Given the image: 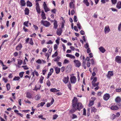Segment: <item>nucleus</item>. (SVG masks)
Returning a JSON list of instances; mask_svg holds the SVG:
<instances>
[{
  "instance_id": "f257e3e1",
  "label": "nucleus",
  "mask_w": 121,
  "mask_h": 121,
  "mask_svg": "<svg viewBox=\"0 0 121 121\" xmlns=\"http://www.w3.org/2000/svg\"><path fill=\"white\" fill-rule=\"evenodd\" d=\"M41 23L46 27H48L51 25V24L49 22L43 20H42Z\"/></svg>"
},
{
  "instance_id": "f03ea898",
  "label": "nucleus",
  "mask_w": 121,
  "mask_h": 121,
  "mask_svg": "<svg viewBox=\"0 0 121 121\" xmlns=\"http://www.w3.org/2000/svg\"><path fill=\"white\" fill-rule=\"evenodd\" d=\"M77 102L78 99L77 98L74 97L72 100V106L73 108H75L76 107Z\"/></svg>"
},
{
  "instance_id": "7ed1b4c3",
  "label": "nucleus",
  "mask_w": 121,
  "mask_h": 121,
  "mask_svg": "<svg viewBox=\"0 0 121 121\" xmlns=\"http://www.w3.org/2000/svg\"><path fill=\"white\" fill-rule=\"evenodd\" d=\"M70 80L71 83L75 84L76 82V78L75 76H72L70 78Z\"/></svg>"
},
{
  "instance_id": "20e7f679",
  "label": "nucleus",
  "mask_w": 121,
  "mask_h": 121,
  "mask_svg": "<svg viewBox=\"0 0 121 121\" xmlns=\"http://www.w3.org/2000/svg\"><path fill=\"white\" fill-rule=\"evenodd\" d=\"M43 7L44 8L45 11V12L49 11H50V9L48 8L47 6V5L45 2H44L43 5Z\"/></svg>"
},
{
  "instance_id": "39448f33",
  "label": "nucleus",
  "mask_w": 121,
  "mask_h": 121,
  "mask_svg": "<svg viewBox=\"0 0 121 121\" xmlns=\"http://www.w3.org/2000/svg\"><path fill=\"white\" fill-rule=\"evenodd\" d=\"M73 62L75 64V66L76 67H79L81 65L80 62L78 60H74Z\"/></svg>"
},
{
  "instance_id": "423d86ee",
  "label": "nucleus",
  "mask_w": 121,
  "mask_h": 121,
  "mask_svg": "<svg viewBox=\"0 0 121 121\" xmlns=\"http://www.w3.org/2000/svg\"><path fill=\"white\" fill-rule=\"evenodd\" d=\"M115 61L117 63H121V57L119 56H116L115 58Z\"/></svg>"
},
{
  "instance_id": "0eeeda50",
  "label": "nucleus",
  "mask_w": 121,
  "mask_h": 121,
  "mask_svg": "<svg viewBox=\"0 0 121 121\" xmlns=\"http://www.w3.org/2000/svg\"><path fill=\"white\" fill-rule=\"evenodd\" d=\"M77 109L79 111H80L81 109L83 108V106L82 104L80 103H79L77 104Z\"/></svg>"
},
{
  "instance_id": "6e6552de",
  "label": "nucleus",
  "mask_w": 121,
  "mask_h": 121,
  "mask_svg": "<svg viewBox=\"0 0 121 121\" xmlns=\"http://www.w3.org/2000/svg\"><path fill=\"white\" fill-rule=\"evenodd\" d=\"M110 96L108 94L106 93L103 96L104 99L105 100H107L110 98Z\"/></svg>"
},
{
  "instance_id": "1a4fd4ad",
  "label": "nucleus",
  "mask_w": 121,
  "mask_h": 121,
  "mask_svg": "<svg viewBox=\"0 0 121 121\" xmlns=\"http://www.w3.org/2000/svg\"><path fill=\"white\" fill-rule=\"evenodd\" d=\"M62 28L57 29L56 31L57 34L59 36L60 35L62 32Z\"/></svg>"
},
{
  "instance_id": "9d476101",
  "label": "nucleus",
  "mask_w": 121,
  "mask_h": 121,
  "mask_svg": "<svg viewBox=\"0 0 121 121\" xmlns=\"http://www.w3.org/2000/svg\"><path fill=\"white\" fill-rule=\"evenodd\" d=\"M36 9L37 12L40 13V9L39 8V5L38 3H36Z\"/></svg>"
},
{
  "instance_id": "9b49d317",
  "label": "nucleus",
  "mask_w": 121,
  "mask_h": 121,
  "mask_svg": "<svg viewBox=\"0 0 121 121\" xmlns=\"http://www.w3.org/2000/svg\"><path fill=\"white\" fill-rule=\"evenodd\" d=\"M110 30L108 26L107 25L105 26L104 29V31L105 34L108 33L110 31Z\"/></svg>"
},
{
  "instance_id": "f8f14e48",
  "label": "nucleus",
  "mask_w": 121,
  "mask_h": 121,
  "mask_svg": "<svg viewBox=\"0 0 121 121\" xmlns=\"http://www.w3.org/2000/svg\"><path fill=\"white\" fill-rule=\"evenodd\" d=\"M91 99L93 100H90L89 103L88 104V106L89 107H91L92 106L94 103V101L95 100L96 98L95 97L92 98Z\"/></svg>"
},
{
  "instance_id": "ddd939ff",
  "label": "nucleus",
  "mask_w": 121,
  "mask_h": 121,
  "mask_svg": "<svg viewBox=\"0 0 121 121\" xmlns=\"http://www.w3.org/2000/svg\"><path fill=\"white\" fill-rule=\"evenodd\" d=\"M69 78L68 76L67 77H64L63 79V82L65 84H66L68 82Z\"/></svg>"
},
{
  "instance_id": "4468645a",
  "label": "nucleus",
  "mask_w": 121,
  "mask_h": 121,
  "mask_svg": "<svg viewBox=\"0 0 121 121\" xmlns=\"http://www.w3.org/2000/svg\"><path fill=\"white\" fill-rule=\"evenodd\" d=\"M41 86L40 84L37 85H35V88L33 90L37 91L38 90L40 89Z\"/></svg>"
},
{
  "instance_id": "2eb2a0df",
  "label": "nucleus",
  "mask_w": 121,
  "mask_h": 121,
  "mask_svg": "<svg viewBox=\"0 0 121 121\" xmlns=\"http://www.w3.org/2000/svg\"><path fill=\"white\" fill-rule=\"evenodd\" d=\"M22 46L21 44L20 43L16 48V49L17 50L19 51L21 50L22 47Z\"/></svg>"
},
{
  "instance_id": "dca6fc26",
  "label": "nucleus",
  "mask_w": 121,
  "mask_h": 121,
  "mask_svg": "<svg viewBox=\"0 0 121 121\" xmlns=\"http://www.w3.org/2000/svg\"><path fill=\"white\" fill-rule=\"evenodd\" d=\"M110 109L113 110H117L119 108L117 106L113 105L110 107Z\"/></svg>"
},
{
  "instance_id": "f3484780",
  "label": "nucleus",
  "mask_w": 121,
  "mask_h": 121,
  "mask_svg": "<svg viewBox=\"0 0 121 121\" xmlns=\"http://www.w3.org/2000/svg\"><path fill=\"white\" fill-rule=\"evenodd\" d=\"M113 75V72L112 71H109L108 72V74L107 75V76L108 78H110V77Z\"/></svg>"
},
{
  "instance_id": "a211bd4d",
  "label": "nucleus",
  "mask_w": 121,
  "mask_h": 121,
  "mask_svg": "<svg viewBox=\"0 0 121 121\" xmlns=\"http://www.w3.org/2000/svg\"><path fill=\"white\" fill-rule=\"evenodd\" d=\"M58 26L57 21L55 20H54L53 28L55 29H57Z\"/></svg>"
},
{
  "instance_id": "6ab92c4d",
  "label": "nucleus",
  "mask_w": 121,
  "mask_h": 121,
  "mask_svg": "<svg viewBox=\"0 0 121 121\" xmlns=\"http://www.w3.org/2000/svg\"><path fill=\"white\" fill-rule=\"evenodd\" d=\"M66 57H69L71 59H74L75 58V57L74 56L71 54H67L66 55Z\"/></svg>"
},
{
  "instance_id": "aec40b11",
  "label": "nucleus",
  "mask_w": 121,
  "mask_h": 121,
  "mask_svg": "<svg viewBox=\"0 0 121 121\" xmlns=\"http://www.w3.org/2000/svg\"><path fill=\"white\" fill-rule=\"evenodd\" d=\"M60 68L56 67H55V71H56V73L57 74L59 73L60 71Z\"/></svg>"
},
{
  "instance_id": "412c9836",
  "label": "nucleus",
  "mask_w": 121,
  "mask_h": 121,
  "mask_svg": "<svg viewBox=\"0 0 121 121\" xmlns=\"http://www.w3.org/2000/svg\"><path fill=\"white\" fill-rule=\"evenodd\" d=\"M116 7L118 9H120L121 8V2L120 1L118 2L116 5Z\"/></svg>"
},
{
  "instance_id": "4be33fe9",
  "label": "nucleus",
  "mask_w": 121,
  "mask_h": 121,
  "mask_svg": "<svg viewBox=\"0 0 121 121\" xmlns=\"http://www.w3.org/2000/svg\"><path fill=\"white\" fill-rule=\"evenodd\" d=\"M100 51L103 53H104L106 51L102 47H100L99 48Z\"/></svg>"
},
{
  "instance_id": "5701e85b",
  "label": "nucleus",
  "mask_w": 121,
  "mask_h": 121,
  "mask_svg": "<svg viewBox=\"0 0 121 121\" xmlns=\"http://www.w3.org/2000/svg\"><path fill=\"white\" fill-rule=\"evenodd\" d=\"M116 102L117 103H119L121 101V99L119 97H117L115 99Z\"/></svg>"
},
{
  "instance_id": "b1692460",
  "label": "nucleus",
  "mask_w": 121,
  "mask_h": 121,
  "mask_svg": "<svg viewBox=\"0 0 121 121\" xmlns=\"http://www.w3.org/2000/svg\"><path fill=\"white\" fill-rule=\"evenodd\" d=\"M41 16L42 17V18L43 19H46V17L45 16V14L43 11H42Z\"/></svg>"
},
{
  "instance_id": "393cba45",
  "label": "nucleus",
  "mask_w": 121,
  "mask_h": 121,
  "mask_svg": "<svg viewBox=\"0 0 121 121\" xmlns=\"http://www.w3.org/2000/svg\"><path fill=\"white\" fill-rule=\"evenodd\" d=\"M83 3L85 4L87 7L89 6V3L88 1V0H84L83 1Z\"/></svg>"
},
{
  "instance_id": "a878e982",
  "label": "nucleus",
  "mask_w": 121,
  "mask_h": 121,
  "mask_svg": "<svg viewBox=\"0 0 121 121\" xmlns=\"http://www.w3.org/2000/svg\"><path fill=\"white\" fill-rule=\"evenodd\" d=\"M26 5L27 6L30 7L32 6V3L30 2L29 0H28L26 2Z\"/></svg>"
},
{
  "instance_id": "bb28decb",
  "label": "nucleus",
  "mask_w": 121,
  "mask_h": 121,
  "mask_svg": "<svg viewBox=\"0 0 121 121\" xmlns=\"http://www.w3.org/2000/svg\"><path fill=\"white\" fill-rule=\"evenodd\" d=\"M20 2L22 6H23L26 5V3L24 0H21L20 1Z\"/></svg>"
},
{
  "instance_id": "cd10ccee",
  "label": "nucleus",
  "mask_w": 121,
  "mask_h": 121,
  "mask_svg": "<svg viewBox=\"0 0 121 121\" xmlns=\"http://www.w3.org/2000/svg\"><path fill=\"white\" fill-rule=\"evenodd\" d=\"M40 96L39 94H38L35 96V100H39L40 98Z\"/></svg>"
},
{
  "instance_id": "c85d7f7f",
  "label": "nucleus",
  "mask_w": 121,
  "mask_h": 121,
  "mask_svg": "<svg viewBox=\"0 0 121 121\" xmlns=\"http://www.w3.org/2000/svg\"><path fill=\"white\" fill-rule=\"evenodd\" d=\"M69 6L70 8L74 9V6L73 3V2H70L69 3Z\"/></svg>"
},
{
  "instance_id": "c756f323",
  "label": "nucleus",
  "mask_w": 121,
  "mask_h": 121,
  "mask_svg": "<svg viewBox=\"0 0 121 121\" xmlns=\"http://www.w3.org/2000/svg\"><path fill=\"white\" fill-rule=\"evenodd\" d=\"M59 91V90H57L55 88H51L50 90V91L52 92H57Z\"/></svg>"
},
{
  "instance_id": "7c9ffc66",
  "label": "nucleus",
  "mask_w": 121,
  "mask_h": 121,
  "mask_svg": "<svg viewBox=\"0 0 121 121\" xmlns=\"http://www.w3.org/2000/svg\"><path fill=\"white\" fill-rule=\"evenodd\" d=\"M25 14L26 15H28L29 13V10L27 8H26L25 10Z\"/></svg>"
},
{
  "instance_id": "2f4dec72",
  "label": "nucleus",
  "mask_w": 121,
  "mask_h": 121,
  "mask_svg": "<svg viewBox=\"0 0 121 121\" xmlns=\"http://www.w3.org/2000/svg\"><path fill=\"white\" fill-rule=\"evenodd\" d=\"M44 79V77L42 76H41L39 79V82L41 83L42 84L43 83Z\"/></svg>"
},
{
  "instance_id": "473e14b6",
  "label": "nucleus",
  "mask_w": 121,
  "mask_h": 121,
  "mask_svg": "<svg viewBox=\"0 0 121 121\" xmlns=\"http://www.w3.org/2000/svg\"><path fill=\"white\" fill-rule=\"evenodd\" d=\"M31 95L30 93L29 92H27L26 94V97L29 98H31Z\"/></svg>"
},
{
  "instance_id": "72a5a7b5",
  "label": "nucleus",
  "mask_w": 121,
  "mask_h": 121,
  "mask_svg": "<svg viewBox=\"0 0 121 121\" xmlns=\"http://www.w3.org/2000/svg\"><path fill=\"white\" fill-rule=\"evenodd\" d=\"M18 64L19 65H21L22 64V60L20 59H18Z\"/></svg>"
},
{
  "instance_id": "f704fd0d",
  "label": "nucleus",
  "mask_w": 121,
  "mask_h": 121,
  "mask_svg": "<svg viewBox=\"0 0 121 121\" xmlns=\"http://www.w3.org/2000/svg\"><path fill=\"white\" fill-rule=\"evenodd\" d=\"M6 86L7 88V90L9 91L10 89V84L9 83L7 84Z\"/></svg>"
},
{
  "instance_id": "c9c22d12",
  "label": "nucleus",
  "mask_w": 121,
  "mask_h": 121,
  "mask_svg": "<svg viewBox=\"0 0 121 121\" xmlns=\"http://www.w3.org/2000/svg\"><path fill=\"white\" fill-rule=\"evenodd\" d=\"M20 79L19 77L15 76L13 79V81H18Z\"/></svg>"
},
{
  "instance_id": "e433bc0d",
  "label": "nucleus",
  "mask_w": 121,
  "mask_h": 121,
  "mask_svg": "<svg viewBox=\"0 0 121 121\" xmlns=\"http://www.w3.org/2000/svg\"><path fill=\"white\" fill-rule=\"evenodd\" d=\"M60 57L59 56H57L56 58H54V60L55 61H58L59 60Z\"/></svg>"
},
{
  "instance_id": "4c0bfd02",
  "label": "nucleus",
  "mask_w": 121,
  "mask_h": 121,
  "mask_svg": "<svg viewBox=\"0 0 121 121\" xmlns=\"http://www.w3.org/2000/svg\"><path fill=\"white\" fill-rule=\"evenodd\" d=\"M29 43L31 45H33L34 44L33 40L32 38L30 39V41Z\"/></svg>"
},
{
  "instance_id": "58836bf2",
  "label": "nucleus",
  "mask_w": 121,
  "mask_h": 121,
  "mask_svg": "<svg viewBox=\"0 0 121 121\" xmlns=\"http://www.w3.org/2000/svg\"><path fill=\"white\" fill-rule=\"evenodd\" d=\"M29 22L28 21H26L24 22L23 23V25L27 27H28V23Z\"/></svg>"
},
{
  "instance_id": "ea45409f",
  "label": "nucleus",
  "mask_w": 121,
  "mask_h": 121,
  "mask_svg": "<svg viewBox=\"0 0 121 121\" xmlns=\"http://www.w3.org/2000/svg\"><path fill=\"white\" fill-rule=\"evenodd\" d=\"M97 78L95 77L93 79V80L92 81L91 83H95V82L97 81Z\"/></svg>"
},
{
  "instance_id": "a19ab883",
  "label": "nucleus",
  "mask_w": 121,
  "mask_h": 121,
  "mask_svg": "<svg viewBox=\"0 0 121 121\" xmlns=\"http://www.w3.org/2000/svg\"><path fill=\"white\" fill-rule=\"evenodd\" d=\"M24 72H20L19 73V76L21 78H22L23 76Z\"/></svg>"
},
{
  "instance_id": "79ce46f5",
  "label": "nucleus",
  "mask_w": 121,
  "mask_h": 121,
  "mask_svg": "<svg viewBox=\"0 0 121 121\" xmlns=\"http://www.w3.org/2000/svg\"><path fill=\"white\" fill-rule=\"evenodd\" d=\"M47 71V69H44L42 71L43 74L44 75H45L46 73V72Z\"/></svg>"
},
{
  "instance_id": "37998d69",
  "label": "nucleus",
  "mask_w": 121,
  "mask_h": 121,
  "mask_svg": "<svg viewBox=\"0 0 121 121\" xmlns=\"http://www.w3.org/2000/svg\"><path fill=\"white\" fill-rule=\"evenodd\" d=\"M72 119H74L77 118V116L74 114H73L72 115Z\"/></svg>"
},
{
  "instance_id": "c03bdc74",
  "label": "nucleus",
  "mask_w": 121,
  "mask_h": 121,
  "mask_svg": "<svg viewBox=\"0 0 121 121\" xmlns=\"http://www.w3.org/2000/svg\"><path fill=\"white\" fill-rule=\"evenodd\" d=\"M99 83L98 82L97 83H92V85L93 86H98V85H99Z\"/></svg>"
},
{
  "instance_id": "a18cd8bd",
  "label": "nucleus",
  "mask_w": 121,
  "mask_h": 121,
  "mask_svg": "<svg viewBox=\"0 0 121 121\" xmlns=\"http://www.w3.org/2000/svg\"><path fill=\"white\" fill-rule=\"evenodd\" d=\"M39 118H41L42 119H43V120H46V118H44L43 117V116L42 115H39Z\"/></svg>"
},
{
  "instance_id": "49530a36",
  "label": "nucleus",
  "mask_w": 121,
  "mask_h": 121,
  "mask_svg": "<svg viewBox=\"0 0 121 121\" xmlns=\"http://www.w3.org/2000/svg\"><path fill=\"white\" fill-rule=\"evenodd\" d=\"M58 117V116L56 114L54 115L53 117V120H55Z\"/></svg>"
},
{
  "instance_id": "de8ad7c7",
  "label": "nucleus",
  "mask_w": 121,
  "mask_h": 121,
  "mask_svg": "<svg viewBox=\"0 0 121 121\" xmlns=\"http://www.w3.org/2000/svg\"><path fill=\"white\" fill-rule=\"evenodd\" d=\"M46 84L48 86H49L50 85V81L49 80L47 81L46 82Z\"/></svg>"
},
{
  "instance_id": "09e8293b",
  "label": "nucleus",
  "mask_w": 121,
  "mask_h": 121,
  "mask_svg": "<svg viewBox=\"0 0 121 121\" xmlns=\"http://www.w3.org/2000/svg\"><path fill=\"white\" fill-rule=\"evenodd\" d=\"M36 62L38 64H41L42 63V61L40 59H38L36 61Z\"/></svg>"
},
{
  "instance_id": "8fccbe9b",
  "label": "nucleus",
  "mask_w": 121,
  "mask_h": 121,
  "mask_svg": "<svg viewBox=\"0 0 121 121\" xmlns=\"http://www.w3.org/2000/svg\"><path fill=\"white\" fill-rule=\"evenodd\" d=\"M22 68H24V69L27 70L29 69V68L28 67H27L26 65H23L22 66Z\"/></svg>"
},
{
  "instance_id": "3c124183",
  "label": "nucleus",
  "mask_w": 121,
  "mask_h": 121,
  "mask_svg": "<svg viewBox=\"0 0 121 121\" xmlns=\"http://www.w3.org/2000/svg\"><path fill=\"white\" fill-rule=\"evenodd\" d=\"M69 63V61L68 60L65 59L64 60L63 63L64 64H66Z\"/></svg>"
},
{
  "instance_id": "603ef678",
  "label": "nucleus",
  "mask_w": 121,
  "mask_h": 121,
  "mask_svg": "<svg viewBox=\"0 0 121 121\" xmlns=\"http://www.w3.org/2000/svg\"><path fill=\"white\" fill-rule=\"evenodd\" d=\"M57 55L58 53L57 52V51H56L55 52L54 54L52 56V57H54L56 56Z\"/></svg>"
},
{
  "instance_id": "864d4df0",
  "label": "nucleus",
  "mask_w": 121,
  "mask_h": 121,
  "mask_svg": "<svg viewBox=\"0 0 121 121\" xmlns=\"http://www.w3.org/2000/svg\"><path fill=\"white\" fill-rule=\"evenodd\" d=\"M84 47L86 49H87L88 48H89V45L88 43H87L85 44L84 45Z\"/></svg>"
},
{
  "instance_id": "5fc2aeb1",
  "label": "nucleus",
  "mask_w": 121,
  "mask_h": 121,
  "mask_svg": "<svg viewBox=\"0 0 121 121\" xmlns=\"http://www.w3.org/2000/svg\"><path fill=\"white\" fill-rule=\"evenodd\" d=\"M76 108H72L70 110L71 112H74L76 110Z\"/></svg>"
},
{
  "instance_id": "6e6d98bb",
  "label": "nucleus",
  "mask_w": 121,
  "mask_h": 121,
  "mask_svg": "<svg viewBox=\"0 0 121 121\" xmlns=\"http://www.w3.org/2000/svg\"><path fill=\"white\" fill-rule=\"evenodd\" d=\"M77 26L78 27V28L79 29H80V30L81 29V26H80V23L79 22H78L77 24Z\"/></svg>"
},
{
  "instance_id": "4d7b16f0",
  "label": "nucleus",
  "mask_w": 121,
  "mask_h": 121,
  "mask_svg": "<svg viewBox=\"0 0 121 121\" xmlns=\"http://www.w3.org/2000/svg\"><path fill=\"white\" fill-rule=\"evenodd\" d=\"M111 1L112 4H115L117 2V0H111Z\"/></svg>"
},
{
  "instance_id": "13d9d810",
  "label": "nucleus",
  "mask_w": 121,
  "mask_h": 121,
  "mask_svg": "<svg viewBox=\"0 0 121 121\" xmlns=\"http://www.w3.org/2000/svg\"><path fill=\"white\" fill-rule=\"evenodd\" d=\"M68 86L70 90H71V83H69L68 84Z\"/></svg>"
},
{
  "instance_id": "bf43d9fd",
  "label": "nucleus",
  "mask_w": 121,
  "mask_h": 121,
  "mask_svg": "<svg viewBox=\"0 0 121 121\" xmlns=\"http://www.w3.org/2000/svg\"><path fill=\"white\" fill-rule=\"evenodd\" d=\"M58 46L56 44H55L54 45V48L55 50H56L58 48Z\"/></svg>"
},
{
  "instance_id": "052dcab7",
  "label": "nucleus",
  "mask_w": 121,
  "mask_h": 121,
  "mask_svg": "<svg viewBox=\"0 0 121 121\" xmlns=\"http://www.w3.org/2000/svg\"><path fill=\"white\" fill-rule=\"evenodd\" d=\"M3 81H4L5 83H6L8 81V80L6 78H2Z\"/></svg>"
},
{
  "instance_id": "680f3d73",
  "label": "nucleus",
  "mask_w": 121,
  "mask_h": 121,
  "mask_svg": "<svg viewBox=\"0 0 121 121\" xmlns=\"http://www.w3.org/2000/svg\"><path fill=\"white\" fill-rule=\"evenodd\" d=\"M121 23L119 25L118 27V30L120 31H121Z\"/></svg>"
},
{
  "instance_id": "e2e57ef3",
  "label": "nucleus",
  "mask_w": 121,
  "mask_h": 121,
  "mask_svg": "<svg viewBox=\"0 0 121 121\" xmlns=\"http://www.w3.org/2000/svg\"><path fill=\"white\" fill-rule=\"evenodd\" d=\"M83 115H86V109L84 108L83 109Z\"/></svg>"
},
{
  "instance_id": "0e129e2a",
  "label": "nucleus",
  "mask_w": 121,
  "mask_h": 121,
  "mask_svg": "<svg viewBox=\"0 0 121 121\" xmlns=\"http://www.w3.org/2000/svg\"><path fill=\"white\" fill-rule=\"evenodd\" d=\"M91 63L89 61H88L87 63V66L89 67L90 66Z\"/></svg>"
},
{
  "instance_id": "69168bd1",
  "label": "nucleus",
  "mask_w": 121,
  "mask_h": 121,
  "mask_svg": "<svg viewBox=\"0 0 121 121\" xmlns=\"http://www.w3.org/2000/svg\"><path fill=\"white\" fill-rule=\"evenodd\" d=\"M53 43L52 41L51 40H50L48 42H47V44H52Z\"/></svg>"
},
{
  "instance_id": "338daca9",
  "label": "nucleus",
  "mask_w": 121,
  "mask_h": 121,
  "mask_svg": "<svg viewBox=\"0 0 121 121\" xmlns=\"http://www.w3.org/2000/svg\"><path fill=\"white\" fill-rule=\"evenodd\" d=\"M33 27L35 28V30H37L38 29V27L36 25H33Z\"/></svg>"
},
{
  "instance_id": "774afa93",
  "label": "nucleus",
  "mask_w": 121,
  "mask_h": 121,
  "mask_svg": "<svg viewBox=\"0 0 121 121\" xmlns=\"http://www.w3.org/2000/svg\"><path fill=\"white\" fill-rule=\"evenodd\" d=\"M57 63L59 66L60 67L61 66V62H57Z\"/></svg>"
}]
</instances>
